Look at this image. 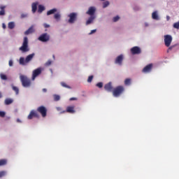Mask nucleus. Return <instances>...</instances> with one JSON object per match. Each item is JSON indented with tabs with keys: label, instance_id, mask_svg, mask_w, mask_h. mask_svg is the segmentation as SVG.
Returning a JSON list of instances; mask_svg holds the SVG:
<instances>
[{
	"label": "nucleus",
	"instance_id": "72a5a7b5",
	"mask_svg": "<svg viewBox=\"0 0 179 179\" xmlns=\"http://www.w3.org/2000/svg\"><path fill=\"white\" fill-rule=\"evenodd\" d=\"M108 5H110V2L108 1H105L103 3V8H107V6H108Z\"/></svg>",
	"mask_w": 179,
	"mask_h": 179
},
{
	"label": "nucleus",
	"instance_id": "20e7f679",
	"mask_svg": "<svg viewBox=\"0 0 179 179\" xmlns=\"http://www.w3.org/2000/svg\"><path fill=\"white\" fill-rule=\"evenodd\" d=\"M125 90V88H124L123 86H117L113 90V95L114 97H120V95H122Z\"/></svg>",
	"mask_w": 179,
	"mask_h": 179
},
{
	"label": "nucleus",
	"instance_id": "a19ab883",
	"mask_svg": "<svg viewBox=\"0 0 179 179\" xmlns=\"http://www.w3.org/2000/svg\"><path fill=\"white\" fill-rule=\"evenodd\" d=\"M9 66H13V60L10 59L8 62Z\"/></svg>",
	"mask_w": 179,
	"mask_h": 179
},
{
	"label": "nucleus",
	"instance_id": "58836bf2",
	"mask_svg": "<svg viewBox=\"0 0 179 179\" xmlns=\"http://www.w3.org/2000/svg\"><path fill=\"white\" fill-rule=\"evenodd\" d=\"M92 80H93V76H89V78L87 79L88 83H90L92 82Z\"/></svg>",
	"mask_w": 179,
	"mask_h": 179
},
{
	"label": "nucleus",
	"instance_id": "7c9ffc66",
	"mask_svg": "<svg viewBox=\"0 0 179 179\" xmlns=\"http://www.w3.org/2000/svg\"><path fill=\"white\" fill-rule=\"evenodd\" d=\"M6 176V171H0V178H2V177H5Z\"/></svg>",
	"mask_w": 179,
	"mask_h": 179
},
{
	"label": "nucleus",
	"instance_id": "c03bdc74",
	"mask_svg": "<svg viewBox=\"0 0 179 179\" xmlns=\"http://www.w3.org/2000/svg\"><path fill=\"white\" fill-rule=\"evenodd\" d=\"M73 100H78V98H75V97L70 98V101H73Z\"/></svg>",
	"mask_w": 179,
	"mask_h": 179
},
{
	"label": "nucleus",
	"instance_id": "412c9836",
	"mask_svg": "<svg viewBox=\"0 0 179 179\" xmlns=\"http://www.w3.org/2000/svg\"><path fill=\"white\" fill-rule=\"evenodd\" d=\"M152 17L154 20H159V15H157V11H155L152 13Z\"/></svg>",
	"mask_w": 179,
	"mask_h": 179
},
{
	"label": "nucleus",
	"instance_id": "6e6552de",
	"mask_svg": "<svg viewBox=\"0 0 179 179\" xmlns=\"http://www.w3.org/2000/svg\"><path fill=\"white\" fill-rule=\"evenodd\" d=\"M65 113H69V114H75V113H76L75 106H67L66 110L61 112V114H64Z\"/></svg>",
	"mask_w": 179,
	"mask_h": 179
},
{
	"label": "nucleus",
	"instance_id": "f8f14e48",
	"mask_svg": "<svg viewBox=\"0 0 179 179\" xmlns=\"http://www.w3.org/2000/svg\"><path fill=\"white\" fill-rule=\"evenodd\" d=\"M33 117L40 118V115L36 110H31L28 115V120H33Z\"/></svg>",
	"mask_w": 179,
	"mask_h": 179
},
{
	"label": "nucleus",
	"instance_id": "4be33fe9",
	"mask_svg": "<svg viewBox=\"0 0 179 179\" xmlns=\"http://www.w3.org/2000/svg\"><path fill=\"white\" fill-rule=\"evenodd\" d=\"M4 103H5L6 106H9V104H12V103H13V99H6Z\"/></svg>",
	"mask_w": 179,
	"mask_h": 179
},
{
	"label": "nucleus",
	"instance_id": "a18cd8bd",
	"mask_svg": "<svg viewBox=\"0 0 179 179\" xmlns=\"http://www.w3.org/2000/svg\"><path fill=\"white\" fill-rule=\"evenodd\" d=\"M96 29H93L90 32V34H93L94 33H96Z\"/></svg>",
	"mask_w": 179,
	"mask_h": 179
},
{
	"label": "nucleus",
	"instance_id": "37998d69",
	"mask_svg": "<svg viewBox=\"0 0 179 179\" xmlns=\"http://www.w3.org/2000/svg\"><path fill=\"white\" fill-rule=\"evenodd\" d=\"M43 26H44L45 29H48V27H50V24H44Z\"/></svg>",
	"mask_w": 179,
	"mask_h": 179
},
{
	"label": "nucleus",
	"instance_id": "423d86ee",
	"mask_svg": "<svg viewBox=\"0 0 179 179\" xmlns=\"http://www.w3.org/2000/svg\"><path fill=\"white\" fill-rule=\"evenodd\" d=\"M164 38L166 47H170L171 45V41H173V37L171 35H164Z\"/></svg>",
	"mask_w": 179,
	"mask_h": 179
},
{
	"label": "nucleus",
	"instance_id": "2eb2a0df",
	"mask_svg": "<svg viewBox=\"0 0 179 179\" xmlns=\"http://www.w3.org/2000/svg\"><path fill=\"white\" fill-rule=\"evenodd\" d=\"M94 13H96V8L90 7L86 14L90 15V16H95Z\"/></svg>",
	"mask_w": 179,
	"mask_h": 179
},
{
	"label": "nucleus",
	"instance_id": "e433bc0d",
	"mask_svg": "<svg viewBox=\"0 0 179 179\" xmlns=\"http://www.w3.org/2000/svg\"><path fill=\"white\" fill-rule=\"evenodd\" d=\"M5 115H6V113L3 111H0V117H1V118H3Z\"/></svg>",
	"mask_w": 179,
	"mask_h": 179
},
{
	"label": "nucleus",
	"instance_id": "393cba45",
	"mask_svg": "<svg viewBox=\"0 0 179 179\" xmlns=\"http://www.w3.org/2000/svg\"><path fill=\"white\" fill-rule=\"evenodd\" d=\"M45 9V8L43 6L39 5L38 8V13H41Z\"/></svg>",
	"mask_w": 179,
	"mask_h": 179
},
{
	"label": "nucleus",
	"instance_id": "7ed1b4c3",
	"mask_svg": "<svg viewBox=\"0 0 179 179\" xmlns=\"http://www.w3.org/2000/svg\"><path fill=\"white\" fill-rule=\"evenodd\" d=\"M22 52H28L30 50L29 48V38L27 36L24 37L22 45L19 48Z\"/></svg>",
	"mask_w": 179,
	"mask_h": 179
},
{
	"label": "nucleus",
	"instance_id": "5701e85b",
	"mask_svg": "<svg viewBox=\"0 0 179 179\" xmlns=\"http://www.w3.org/2000/svg\"><path fill=\"white\" fill-rule=\"evenodd\" d=\"M8 163V160L3 159H0V167L2 166H6Z\"/></svg>",
	"mask_w": 179,
	"mask_h": 179
},
{
	"label": "nucleus",
	"instance_id": "b1692460",
	"mask_svg": "<svg viewBox=\"0 0 179 179\" xmlns=\"http://www.w3.org/2000/svg\"><path fill=\"white\" fill-rule=\"evenodd\" d=\"M55 12H57V8H53L52 10H50L47 12V15L48 16L50 15H52L54 14Z\"/></svg>",
	"mask_w": 179,
	"mask_h": 179
},
{
	"label": "nucleus",
	"instance_id": "9d476101",
	"mask_svg": "<svg viewBox=\"0 0 179 179\" xmlns=\"http://www.w3.org/2000/svg\"><path fill=\"white\" fill-rule=\"evenodd\" d=\"M39 75H41V68H38L33 71L31 80H35L36 78Z\"/></svg>",
	"mask_w": 179,
	"mask_h": 179
},
{
	"label": "nucleus",
	"instance_id": "09e8293b",
	"mask_svg": "<svg viewBox=\"0 0 179 179\" xmlns=\"http://www.w3.org/2000/svg\"><path fill=\"white\" fill-rule=\"evenodd\" d=\"M3 28L6 29V26L5 25V24H3Z\"/></svg>",
	"mask_w": 179,
	"mask_h": 179
},
{
	"label": "nucleus",
	"instance_id": "c756f323",
	"mask_svg": "<svg viewBox=\"0 0 179 179\" xmlns=\"http://www.w3.org/2000/svg\"><path fill=\"white\" fill-rule=\"evenodd\" d=\"M54 18L56 20H59V19H61V15L59 13H56L54 15Z\"/></svg>",
	"mask_w": 179,
	"mask_h": 179
},
{
	"label": "nucleus",
	"instance_id": "a878e982",
	"mask_svg": "<svg viewBox=\"0 0 179 179\" xmlns=\"http://www.w3.org/2000/svg\"><path fill=\"white\" fill-rule=\"evenodd\" d=\"M8 29H10V30H12V29H15V22H9Z\"/></svg>",
	"mask_w": 179,
	"mask_h": 179
},
{
	"label": "nucleus",
	"instance_id": "bb28decb",
	"mask_svg": "<svg viewBox=\"0 0 179 179\" xmlns=\"http://www.w3.org/2000/svg\"><path fill=\"white\" fill-rule=\"evenodd\" d=\"M0 78L2 79V80H8V77L3 73L0 74Z\"/></svg>",
	"mask_w": 179,
	"mask_h": 179
},
{
	"label": "nucleus",
	"instance_id": "2f4dec72",
	"mask_svg": "<svg viewBox=\"0 0 179 179\" xmlns=\"http://www.w3.org/2000/svg\"><path fill=\"white\" fill-rule=\"evenodd\" d=\"M61 85L63 87H66V89H71V87H69V85H66L65 83L64 82H62L61 83Z\"/></svg>",
	"mask_w": 179,
	"mask_h": 179
},
{
	"label": "nucleus",
	"instance_id": "c85d7f7f",
	"mask_svg": "<svg viewBox=\"0 0 179 179\" xmlns=\"http://www.w3.org/2000/svg\"><path fill=\"white\" fill-rule=\"evenodd\" d=\"M55 101H59L61 96L59 95L55 94L53 95Z\"/></svg>",
	"mask_w": 179,
	"mask_h": 179
},
{
	"label": "nucleus",
	"instance_id": "79ce46f5",
	"mask_svg": "<svg viewBox=\"0 0 179 179\" xmlns=\"http://www.w3.org/2000/svg\"><path fill=\"white\" fill-rule=\"evenodd\" d=\"M174 47H176V45H171V47H169L168 48L167 52H169L170 51H171V50H173V48H174Z\"/></svg>",
	"mask_w": 179,
	"mask_h": 179
},
{
	"label": "nucleus",
	"instance_id": "ea45409f",
	"mask_svg": "<svg viewBox=\"0 0 179 179\" xmlns=\"http://www.w3.org/2000/svg\"><path fill=\"white\" fill-rule=\"evenodd\" d=\"M96 87H99V89H101V87H103V83H98L96 84Z\"/></svg>",
	"mask_w": 179,
	"mask_h": 179
},
{
	"label": "nucleus",
	"instance_id": "c9c22d12",
	"mask_svg": "<svg viewBox=\"0 0 179 179\" xmlns=\"http://www.w3.org/2000/svg\"><path fill=\"white\" fill-rule=\"evenodd\" d=\"M51 64H52V61L48 60V61L45 64V66H50V65H51Z\"/></svg>",
	"mask_w": 179,
	"mask_h": 179
},
{
	"label": "nucleus",
	"instance_id": "ddd939ff",
	"mask_svg": "<svg viewBox=\"0 0 179 179\" xmlns=\"http://www.w3.org/2000/svg\"><path fill=\"white\" fill-rule=\"evenodd\" d=\"M152 68H153V64H148L143 69L142 72L143 73H149V72L152 71Z\"/></svg>",
	"mask_w": 179,
	"mask_h": 179
},
{
	"label": "nucleus",
	"instance_id": "39448f33",
	"mask_svg": "<svg viewBox=\"0 0 179 179\" xmlns=\"http://www.w3.org/2000/svg\"><path fill=\"white\" fill-rule=\"evenodd\" d=\"M36 111L38 113H39V114L41 115V116L43 117V118H45V117H47V108L45 107V106H39Z\"/></svg>",
	"mask_w": 179,
	"mask_h": 179
},
{
	"label": "nucleus",
	"instance_id": "4468645a",
	"mask_svg": "<svg viewBox=\"0 0 179 179\" xmlns=\"http://www.w3.org/2000/svg\"><path fill=\"white\" fill-rule=\"evenodd\" d=\"M122 61H124V55H120L116 57L115 64H117V65H122Z\"/></svg>",
	"mask_w": 179,
	"mask_h": 179
},
{
	"label": "nucleus",
	"instance_id": "f03ea898",
	"mask_svg": "<svg viewBox=\"0 0 179 179\" xmlns=\"http://www.w3.org/2000/svg\"><path fill=\"white\" fill-rule=\"evenodd\" d=\"M20 80L23 87H30V86H31V80L28 78L27 76L21 75L20 76Z\"/></svg>",
	"mask_w": 179,
	"mask_h": 179
},
{
	"label": "nucleus",
	"instance_id": "f704fd0d",
	"mask_svg": "<svg viewBox=\"0 0 179 179\" xmlns=\"http://www.w3.org/2000/svg\"><path fill=\"white\" fill-rule=\"evenodd\" d=\"M173 27H174V29H179V22L174 23L173 24Z\"/></svg>",
	"mask_w": 179,
	"mask_h": 179
},
{
	"label": "nucleus",
	"instance_id": "0eeeda50",
	"mask_svg": "<svg viewBox=\"0 0 179 179\" xmlns=\"http://www.w3.org/2000/svg\"><path fill=\"white\" fill-rule=\"evenodd\" d=\"M39 41H42L43 43H47V41H50V35L48 34L45 33L42 34L38 38Z\"/></svg>",
	"mask_w": 179,
	"mask_h": 179
},
{
	"label": "nucleus",
	"instance_id": "9b49d317",
	"mask_svg": "<svg viewBox=\"0 0 179 179\" xmlns=\"http://www.w3.org/2000/svg\"><path fill=\"white\" fill-rule=\"evenodd\" d=\"M131 52L133 55H136L141 54V52H142V50H141V48L138 46H134L131 48Z\"/></svg>",
	"mask_w": 179,
	"mask_h": 179
},
{
	"label": "nucleus",
	"instance_id": "dca6fc26",
	"mask_svg": "<svg viewBox=\"0 0 179 179\" xmlns=\"http://www.w3.org/2000/svg\"><path fill=\"white\" fill-rule=\"evenodd\" d=\"M104 89L105 90H106V92H113V90H114L113 89V84L111 83V82L106 84L104 85Z\"/></svg>",
	"mask_w": 179,
	"mask_h": 179
},
{
	"label": "nucleus",
	"instance_id": "aec40b11",
	"mask_svg": "<svg viewBox=\"0 0 179 179\" xmlns=\"http://www.w3.org/2000/svg\"><path fill=\"white\" fill-rule=\"evenodd\" d=\"M5 8H6V6H0V16H3L5 15Z\"/></svg>",
	"mask_w": 179,
	"mask_h": 179
},
{
	"label": "nucleus",
	"instance_id": "49530a36",
	"mask_svg": "<svg viewBox=\"0 0 179 179\" xmlns=\"http://www.w3.org/2000/svg\"><path fill=\"white\" fill-rule=\"evenodd\" d=\"M42 90H43V93H46V92H47V89H45V88H43Z\"/></svg>",
	"mask_w": 179,
	"mask_h": 179
},
{
	"label": "nucleus",
	"instance_id": "3c124183",
	"mask_svg": "<svg viewBox=\"0 0 179 179\" xmlns=\"http://www.w3.org/2000/svg\"><path fill=\"white\" fill-rule=\"evenodd\" d=\"M17 122H20V120L17 119Z\"/></svg>",
	"mask_w": 179,
	"mask_h": 179
},
{
	"label": "nucleus",
	"instance_id": "de8ad7c7",
	"mask_svg": "<svg viewBox=\"0 0 179 179\" xmlns=\"http://www.w3.org/2000/svg\"><path fill=\"white\" fill-rule=\"evenodd\" d=\"M166 20H170V16L169 15L166 16Z\"/></svg>",
	"mask_w": 179,
	"mask_h": 179
},
{
	"label": "nucleus",
	"instance_id": "473e14b6",
	"mask_svg": "<svg viewBox=\"0 0 179 179\" xmlns=\"http://www.w3.org/2000/svg\"><path fill=\"white\" fill-rule=\"evenodd\" d=\"M13 90L15 92L16 94H19V88L17 87L13 86Z\"/></svg>",
	"mask_w": 179,
	"mask_h": 179
},
{
	"label": "nucleus",
	"instance_id": "4c0bfd02",
	"mask_svg": "<svg viewBox=\"0 0 179 179\" xmlns=\"http://www.w3.org/2000/svg\"><path fill=\"white\" fill-rule=\"evenodd\" d=\"M118 20H120V17L118 15L116 17H114L113 19V22H118Z\"/></svg>",
	"mask_w": 179,
	"mask_h": 179
},
{
	"label": "nucleus",
	"instance_id": "f3484780",
	"mask_svg": "<svg viewBox=\"0 0 179 179\" xmlns=\"http://www.w3.org/2000/svg\"><path fill=\"white\" fill-rule=\"evenodd\" d=\"M31 33H34V27L33 25L24 32V34L25 36H29V34H31Z\"/></svg>",
	"mask_w": 179,
	"mask_h": 179
},
{
	"label": "nucleus",
	"instance_id": "1a4fd4ad",
	"mask_svg": "<svg viewBox=\"0 0 179 179\" xmlns=\"http://www.w3.org/2000/svg\"><path fill=\"white\" fill-rule=\"evenodd\" d=\"M69 23H75V21L78 17V14L76 13H71L69 15Z\"/></svg>",
	"mask_w": 179,
	"mask_h": 179
},
{
	"label": "nucleus",
	"instance_id": "cd10ccee",
	"mask_svg": "<svg viewBox=\"0 0 179 179\" xmlns=\"http://www.w3.org/2000/svg\"><path fill=\"white\" fill-rule=\"evenodd\" d=\"M124 85L126 86H129V85H131V78H127L125 80H124Z\"/></svg>",
	"mask_w": 179,
	"mask_h": 179
},
{
	"label": "nucleus",
	"instance_id": "f257e3e1",
	"mask_svg": "<svg viewBox=\"0 0 179 179\" xmlns=\"http://www.w3.org/2000/svg\"><path fill=\"white\" fill-rule=\"evenodd\" d=\"M34 55H35V54L32 53V54L27 56V57L25 59H24V57H20L19 59L20 65H22L24 66L27 65V64H29V62H30L31 61V59H33V58H34Z\"/></svg>",
	"mask_w": 179,
	"mask_h": 179
},
{
	"label": "nucleus",
	"instance_id": "8fccbe9b",
	"mask_svg": "<svg viewBox=\"0 0 179 179\" xmlns=\"http://www.w3.org/2000/svg\"><path fill=\"white\" fill-rule=\"evenodd\" d=\"M0 99H2V92H0Z\"/></svg>",
	"mask_w": 179,
	"mask_h": 179
},
{
	"label": "nucleus",
	"instance_id": "864d4df0",
	"mask_svg": "<svg viewBox=\"0 0 179 179\" xmlns=\"http://www.w3.org/2000/svg\"><path fill=\"white\" fill-rule=\"evenodd\" d=\"M53 58H55V55H53Z\"/></svg>",
	"mask_w": 179,
	"mask_h": 179
},
{
	"label": "nucleus",
	"instance_id": "6ab92c4d",
	"mask_svg": "<svg viewBox=\"0 0 179 179\" xmlns=\"http://www.w3.org/2000/svg\"><path fill=\"white\" fill-rule=\"evenodd\" d=\"M38 5V3H37V2L32 3L31 8H32L33 13H36V12L37 11V6Z\"/></svg>",
	"mask_w": 179,
	"mask_h": 179
},
{
	"label": "nucleus",
	"instance_id": "603ef678",
	"mask_svg": "<svg viewBox=\"0 0 179 179\" xmlns=\"http://www.w3.org/2000/svg\"><path fill=\"white\" fill-rule=\"evenodd\" d=\"M57 110H61V108H57Z\"/></svg>",
	"mask_w": 179,
	"mask_h": 179
},
{
	"label": "nucleus",
	"instance_id": "a211bd4d",
	"mask_svg": "<svg viewBox=\"0 0 179 179\" xmlns=\"http://www.w3.org/2000/svg\"><path fill=\"white\" fill-rule=\"evenodd\" d=\"M94 19H96V15H90V17H89L88 20L86 22V24H90L91 23L93 22V20H94Z\"/></svg>",
	"mask_w": 179,
	"mask_h": 179
}]
</instances>
